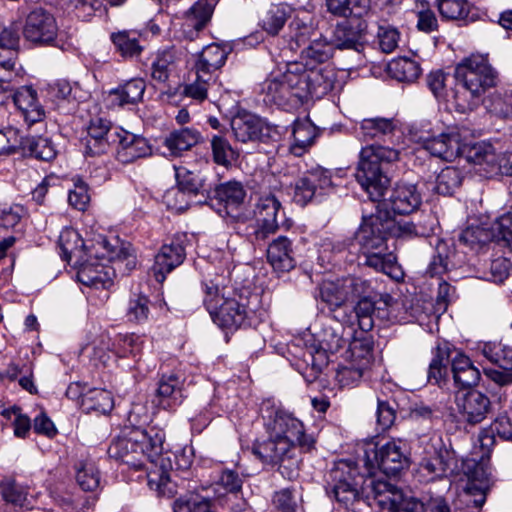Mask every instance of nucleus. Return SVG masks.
<instances>
[{
	"mask_svg": "<svg viewBox=\"0 0 512 512\" xmlns=\"http://www.w3.org/2000/svg\"><path fill=\"white\" fill-rule=\"evenodd\" d=\"M89 255L96 259L108 261L128 260V264L134 263V254L130 246H116L111 244L105 237L100 236L99 239L89 249Z\"/></svg>",
	"mask_w": 512,
	"mask_h": 512,
	"instance_id": "obj_34",
	"label": "nucleus"
},
{
	"mask_svg": "<svg viewBox=\"0 0 512 512\" xmlns=\"http://www.w3.org/2000/svg\"><path fill=\"white\" fill-rule=\"evenodd\" d=\"M272 503L279 512H305L302 496L295 489L284 488L275 492Z\"/></svg>",
	"mask_w": 512,
	"mask_h": 512,
	"instance_id": "obj_50",
	"label": "nucleus"
},
{
	"mask_svg": "<svg viewBox=\"0 0 512 512\" xmlns=\"http://www.w3.org/2000/svg\"><path fill=\"white\" fill-rule=\"evenodd\" d=\"M107 452L110 458L122 461L136 468L142 466V452L138 450L136 431L132 432L129 437L113 440Z\"/></svg>",
	"mask_w": 512,
	"mask_h": 512,
	"instance_id": "obj_27",
	"label": "nucleus"
},
{
	"mask_svg": "<svg viewBox=\"0 0 512 512\" xmlns=\"http://www.w3.org/2000/svg\"><path fill=\"white\" fill-rule=\"evenodd\" d=\"M76 480L84 491H94L100 483L99 471L92 462H85L77 470Z\"/></svg>",
	"mask_w": 512,
	"mask_h": 512,
	"instance_id": "obj_62",
	"label": "nucleus"
},
{
	"mask_svg": "<svg viewBox=\"0 0 512 512\" xmlns=\"http://www.w3.org/2000/svg\"><path fill=\"white\" fill-rule=\"evenodd\" d=\"M299 86L303 90V101L309 97L320 98L333 88V81L322 69L308 67L302 63V69L298 74Z\"/></svg>",
	"mask_w": 512,
	"mask_h": 512,
	"instance_id": "obj_19",
	"label": "nucleus"
},
{
	"mask_svg": "<svg viewBox=\"0 0 512 512\" xmlns=\"http://www.w3.org/2000/svg\"><path fill=\"white\" fill-rule=\"evenodd\" d=\"M365 256V264L381 271L389 276L396 277L394 274L398 271L396 257L393 253L388 252L387 246L383 250L373 249V251H362Z\"/></svg>",
	"mask_w": 512,
	"mask_h": 512,
	"instance_id": "obj_43",
	"label": "nucleus"
},
{
	"mask_svg": "<svg viewBox=\"0 0 512 512\" xmlns=\"http://www.w3.org/2000/svg\"><path fill=\"white\" fill-rule=\"evenodd\" d=\"M13 102L30 126L45 119L44 107L39 103L37 92L30 86H22L13 95Z\"/></svg>",
	"mask_w": 512,
	"mask_h": 512,
	"instance_id": "obj_24",
	"label": "nucleus"
},
{
	"mask_svg": "<svg viewBox=\"0 0 512 512\" xmlns=\"http://www.w3.org/2000/svg\"><path fill=\"white\" fill-rule=\"evenodd\" d=\"M368 294L369 293L358 296L360 299L353 308L359 328L362 331H369L372 329L374 325L373 317L376 313L380 314L382 309L377 306V303L373 301Z\"/></svg>",
	"mask_w": 512,
	"mask_h": 512,
	"instance_id": "obj_48",
	"label": "nucleus"
},
{
	"mask_svg": "<svg viewBox=\"0 0 512 512\" xmlns=\"http://www.w3.org/2000/svg\"><path fill=\"white\" fill-rule=\"evenodd\" d=\"M115 269L99 262L87 261L83 263L77 278L80 283L96 289H108L113 284Z\"/></svg>",
	"mask_w": 512,
	"mask_h": 512,
	"instance_id": "obj_25",
	"label": "nucleus"
},
{
	"mask_svg": "<svg viewBox=\"0 0 512 512\" xmlns=\"http://www.w3.org/2000/svg\"><path fill=\"white\" fill-rule=\"evenodd\" d=\"M392 120L387 118H367L363 119L359 127V135L363 140L380 138L394 131Z\"/></svg>",
	"mask_w": 512,
	"mask_h": 512,
	"instance_id": "obj_52",
	"label": "nucleus"
},
{
	"mask_svg": "<svg viewBox=\"0 0 512 512\" xmlns=\"http://www.w3.org/2000/svg\"><path fill=\"white\" fill-rule=\"evenodd\" d=\"M21 148L39 160L50 161L56 157L57 151L49 138L42 136L22 137Z\"/></svg>",
	"mask_w": 512,
	"mask_h": 512,
	"instance_id": "obj_44",
	"label": "nucleus"
},
{
	"mask_svg": "<svg viewBox=\"0 0 512 512\" xmlns=\"http://www.w3.org/2000/svg\"><path fill=\"white\" fill-rule=\"evenodd\" d=\"M145 87L144 80L136 78L111 90L108 96L110 107H122L126 104L137 103L142 99Z\"/></svg>",
	"mask_w": 512,
	"mask_h": 512,
	"instance_id": "obj_33",
	"label": "nucleus"
},
{
	"mask_svg": "<svg viewBox=\"0 0 512 512\" xmlns=\"http://www.w3.org/2000/svg\"><path fill=\"white\" fill-rule=\"evenodd\" d=\"M292 14V8L285 4H271L259 16V26L269 35L275 36L284 27Z\"/></svg>",
	"mask_w": 512,
	"mask_h": 512,
	"instance_id": "obj_31",
	"label": "nucleus"
},
{
	"mask_svg": "<svg viewBox=\"0 0 512 512\" xmlns=\"http://www.w3.org/2000/svg\"><path fill=\"white\" fill-rule=\"evenodd\" d=\"M301 69L302 62H290L282 74L267 79L262 84L264 101L281 107H296L302 104L304 92L299 86L298 79Z\"/></svg>",
	"mask_w": 512,
	"mask_h": 512,
	"instance_id": "obj_5",
	"label": "nucleus"
},
{
	"mask_svg": "<svg viewBox=\"0 0 512 512\" xmlns=\"http://www.w3.org/2000/svg\"><path fill=\"white\" fill-rule=\"evenodd\" d=\"M212 159L215 164L225 168L231 167L238 158V153L222 135H213L210 140Z\"/></svg>",
	"mask_w": 512,
	"mask_h": 512,
	"instance_id": "obj_46",
	"label": "nucleus"
},
{
	"mask_svg": "<svg viewBox=\"0 0 512 512\" xmlns=\"http://www.w3.org/2000/svg\"><path fill=\"white\" fill-rule=\"evenodd\" d=\"M136 437L138 450L142 452V460L146 458L152 464H156L164 449V431L157 427H149L145 430H136Z\"/></svg>",
	"mask_w": 512,
	"mask_h": 512,
	"instance_id": "obj_26",
	"label": "nucleus"
},
{
	"mask_svg": "<svg viewBox=\"0 0 512 512\" xmlns=\"http://www.w3.org/2000/svg\"><path fill=\"white\" fill-rule=\"evenodd\" d=\"M185 242L186 235L178 234L168 243L162 245L160 251L155 256V262L152 267L157 282L162 283L166 278V274L183 263L186 257Z\"/></svg>",
	"mask_w": 512,
	"mask_h": 512,
	"instance_id": "obj_10",
	"label": "nucleus"
},
{
	"mask_svg": "<svg viewBox=\"0 0 512 512\" xmlns=\"http://www.w3.org/2000/svg\"><path fill=\"white\" fill-rule=\"evenodd\" d=\"M114 406L111 393L105 389L93 388L86 391L81 400V409L85 413H109Z\"/></svg>",
	"mask_w": 512,
	"mask_h": 512,
	"instance_id": "obj_40",
	"label": "nucleus"
},
{
	"mask_svg": "<svg viewBox=\"0 0 512 512\" xmlns=\"http://www.w3.org/2000/svg\"><path fill=\"white\" fill-rule=\"evenodd\" d=\"M393 217L383 214L376 208V212L363 217V222L356 232L355 239L361 251L383 250L387 246V237L390 236Z\"/></svg>",
	"mask_w": 512,
	"mask_h": 512,
	"instance_id": "obj_8",
	"label": "nucleus"
},
{
	"mask_svg": "<svg viewBox=\"0 0 512 512\" xmlns=\"http://www.w3.org/2000/svg\"><path fill=\"white\" fill-rule=\"evenodd\" d=\"M362 492L364 500L369 503L373 499L383 510L395 511V506L401 501V490L386 478L365 476Z\"/></svg>",
	"mask_w": 512,
	"mask_h": 512,
	"instance_id": "obj_14",
	"label": "nucleus"
},
{
	"mask_svg": "<svg viewBox=\"0 0 512 512\" xmlns=\"http://www.w3.org/2000/svg\"><path fill=\"white\" fill-rule=\"evenodd\" d=\"M149 300L145 295H134L130 298L126 316L130 322L142 323L149 316Z\"/></svg>",
	"mask_w": 512,
	"mask_h": 512,
	"instance_id": "obj_63",
	"label": "nucleus"
},
{
	"mask_svg": "<svg viewBox=\"0 0 512 512\" xmlns=\"http://www.w3.org/2000/svg\"><path fill=\"white\" fill-rule=\"evenodd\" d=\"M363 32L364 28L359 19L344 20L336 25L330 41L333 48L351 49L359 52L363 48Z\"/></svg>",
	"mask_w": 512,
	"mask_h": 512,
	"instance_id": "obj_20",
	"label": "nucleus"
},
{
	"mask_svg": "<svg viewBox=\"0 0 512 512\" xmlns=\"http://www.w3.org/2000/svg\"><path fill=\"white\" fill-rule=\"evenodd\" d=\"M388 74L400 82H413L421 74L420 64L408 57L391 60L387 66Z\"/></svg>",
	"mask_w": 512,
	"mask_h": 512,
	"instance_id": "obj_41",
	"label": "nucleus"
},
{
	"mask_svg": "<svg viewBox=\"0 0 512 512\" xmlns=\"http://www.w3.org/2000/svg\"><path fill=\"white\" fill-rule=\"evenodd\" d=\"M0 494L5 502L15 507L21 509L30 508V502L27 499V491L11 477H5L0 482Z\"/></svg>",
	"mask_w": 512,
	"mask_h": 512,
	"instance_id": "obj_49",
	"label": "nucleus"
},
{
	"mask_svg": "<svg viewBox=\"0 0 512 512\" xmlns=\"http://www.w3.org/2000/svg\"><path fill=\"white\" fill-rule=\"evenodd\" d=\"M213 13V7L208 0H198L186 12V26L195 31L202 30L209 22Z\"/></svg>",
	"mask_w": 512,
	"mask_h": 512,
	"instance_id": "obj_55",
	"label": "nucleus"
},
{
	"mask_svg": "<svg viewBox=\"0 0 512 512\" xmlns=\"http://www.w3.org/2000/svg\"><path fill=\"white\" fill-rule=\"evenodd\" d=\"M455 79L475 99L496 85L497 72L489 64L487 56L473 54L456 66Z\"/></svg>",
	"mask_w": 512,
	"mask_h": 512,
	"instance_id": "obj_4",
	"label": "nucleus"
},
{
	"mask_svg": "<svg viewBox=\"0 0 512 512\" xmlns=\"http://www.w3.org/2000/svg\"><path fill=\"white\" fill-rule=\"evenodd\" d=\"M199 141V133L190 128L173 131L165 138L164 145L171 156L178 157Z\"/></svg>",
	"mask_w": 512,
	"mask_h": 512,
	"instance_id": "obj_38",
	"label": "nucleus"
},
{
	"mask_svg": "<svg viewBox=\"0 0 512 512\" xmlns=\"http://www.w3.org/2000/svg\"><path fill=\"white\" fill-rule=\"evenodd\" d=\"M281 202L271 193L260 195L254 205L253 215L257 227L253 232L256 241H264L279 228Z\"/></svg>",
	"mask_w": 512,
	"mask_h": 512,
	"instance_id": "obj_9",
	"label": "nucleus"
},
{
	"mask_svg": "<svg viewBox=\"0 0 512 512\" xmlns=\"http://www.w3.org/2000/svg\"><path fill=\"white\" fill-rule=\"evenodd\" d=\"M440 15L449 20H463L473 22L476 13L467 0H437Z\"/></svg>",
	"mask_w": 512,
	"mask_h": 512,
	"instance_id": "obj_39",
	"label": "nucleus"
},
{
	"mask_svg": "<svg viewBox=\"0 0 512 512\" xmlns=\"http://www.w3.org/2000/svg\"><path fill=\"white\" fill-rule=\"evenodd\" d=\"M332 184L330 173L323 168L307 171L295 183L293 200L304 206L315 196L317 190H325Z\"/></svg>",
	"mask_w": 512,
	"mask_h": 512,
	"instance_id": "obj_18",
	"label": "nucleus"
},
{
	"mask_svg": "<svg viewBox=\"0 0 512 512\" xmlns=\"http://www.w3.org/2000/svg\"><path fill=\"white\" fill-rule=\"evenodd\" d=\"M345 332L344 325L338 321L323 324L320 331L316 333L320 349L332 354L339 352L348 343Z\"/></svg>",
	"mask_w": 512,
	"mask_h": 512,
	"instance_id": "obj_29",
	"label": "nucleus"
},
{
	"mask_svg": "<svg viewBox=\"0 0 512 512\" xmlns=\"http://www.w3.org/2000/svg\"><path fill=\"white\" fill-rule=\"evenodd\" d=\"M292 136L290 151L295 156H301L313 144L317 136L316 127L308 119L297 120L293 125Z\"/></svg>",
	"mask_w": 512,
	"mask_h": 512,
	"instance_id": "obj_37",
	"label": "nucleus"
},
{
	"mask_svg": "<svg viewBox=\"0 0 512 512\" xmlns=\"http://www.w3.org/2000/svg\"><path fill=\"white\" fill-rule=\"evenodd\" d=\"M448 247L444 242H438L436 254L432 257L427 267L426 273L431 277L441 276L449 268Z\"/></svg>",
	"mask_w": 512,
	"mask_h": 512,
	"instance_id": "obj_64",
	"label": "nucleus"
},
{
	"mask_svg": "<svg viewBox=\"0 0 512 512\" xmlns=\"http://www.w3.org/2000/svg\"><path fill=\"white\" fill-rule=\"evenodd\" d=\"M63 259L70 261L72 257H80L82 248L85 246L78 232L72 228H65L61 231L58 239Z\"/></svg>",
	"mask_w": 512,
	"mask_h": 512,
	"instance_id": "obj_53",
	"label": "nucleus"
},
{
	"mask_svg": "<svg viewBox=\"0 0 512 512\" xmlns=\"http://www.w3.org/2000/svg\"><path fill=\"white\" fill-rule=\"evenodd\" d=\"M175 177L177 181V190L169 191L166 199L171 205L170 197L174 195L177 199L187 195H202L209 197L212 185L208 183L207 177L201 172L190 171L185 167H175Z\"/></svg>",
	"mask_w": 512,
	"mask_h": 512,
	"instance_id": "obj_16",
	"label": "nucleus"
},
{
	"mask_svg": "<svg viewBox=\"0 0 512 512\" xmlns=\"http://www.w3.org/2000/svg\"><path fill=\"white\" fill-rule=\"evenodd\" d=\"M242 485L243 479L239 475L238 471L225 469L217 481L214 491L218 498H221L226 494L236 498L242 489Z\"/></svg>",
	"mask_w": 512,
	"mask_h": 512,
	"instance_id": "obj_57",
	"label": "nucleus"
},
{
	"mask_svg": "<svg viewBox=\"0 0 512 512\" xmlns=\"http://www.w3.org/2000/svg\"><path fill=\"white\" fill-rule=\"evenodd\" d=\"M181 52L174 47L159 51L151 64V78L158 83L168 81L180 62Z\"/></svg>",
	"mask_w": 512,
	"mask_h": 512,
	"instance_id": "obj_32",
	"label": "nucleus"
},
{
	"mask_svg": "<svg viewBox=\"0 0 512 512\" xmlns=\"http://www.w3.org/2000/svg\"><path fill=\"white\" fill-rule=\"evenodd\" d=\"M365 476L357 466L347 460L335 463L330 471V493L336 501L353 512H368L370 503L364 500L362 492Z\"/></svg>",
	"mask_w": 512,
	"mask_h": 512,
	"instance_id": "obj_3",
	"label": "nucleus"
},
{
	"mask_svg": "<svg viewBox=\"0 0 512 512\" xmlns=\"http://www.w3.org/2000/svg\"><path fill=\"white\" fill-rule=\"evenodd\" d=\"M451 351L447 345L436 347L435 354L429 364L428 381L443 387L448 381V365L451 363Z\"/></svg>",
	"mask_w": 512,
	"mask_h": 512,
	"instance_id": "obj_36",
	"label": "nucleus"
},
{
	"mask_svg": "<svg viewBox=\"0 0 512 512\" xmlns=\"http://www.w3.org/2000/svg\"><path fill=\"white\" fill-rule=\"evenodd\" d=\"M214 197L226 207L236 208L244 202L246 191L240 182L228 181L215 187Z\"/></svg>",
	"mask_w": 512,
	"mask_h": 512,
	"instance_id": "obj_47",
	"label": "nucleus"
},
{
	"mask_svg": "<svg viewBox=\"0 0 512 512\" xmlns=\"http://www.w3.org/2000/svg\"><path fill=\"white\" fill-rule=\"evenodd\" d=\"M195 80L184 87L183 94L194 100L202 102L207 98V92L214 83V77L210 73L195 70Z\"/></svg>",
	"mask_w": 512,
	"mask_h": 512,
	"instance_id": "obj_58",
	"label": "nucleus"
},
{
	"mask_svg": "<svg viewBox=\"0 0 512 512\" xmlns=\"http://www.w3.org/2000/svg\"><path fill=\"white\" fill-rule=\"evenodd\" d=\"M333 49L331 41L320 38L313 40L301 54L307 61H310V64L323 63L332 56ZM307 64L309 65V63Z\"/></svg>",
	"mask_w": 512,
	"mask_h": 512,
	"instance_id": "obj_59",
	"label": "nucleus"
},
{
	"mask_svg": "<svg viewBox=\"0 0 512 512\" xmlns=\"http://www.w3.org/2000/svg\"><path fill=\"white\" fill-rule=\"evenodd\" d=\"M267 259L277 272H288L296 265L292 242L285 236L276 238L267 249Z\"/></svg>",
	"mask_w": 512,
	"mask_h": 512,
	"instance_id": "obj_28",
	"label": "nucleus"
},
{
	"mask_svg": "<svg viewBox=\"0 0 512 512\" xmlns=\"http://www.w3.org/2000/svg\"><path fill=\"white\" fill-rule=\"evenodd\" d=\"M111 140L112 145L116 146V158L121 163H132L151 154V147L144 137L124 129L114 128Z\"/></svg>",
	"mask_w": 512,
	"mask_h": 512,
	"instance_id": "obj_11",
	"label": "nucleus"
},
{
	"mask_svg": "<svg viewBox=\"0 0 512 512\" xmlns=\"http://www.w3.org/2000/svg\"><path fill=\"white\" fill-rule=\"evenodd\" d=\"M345 358L349 363L368 369L372 359V343L367 338H354L348 343Z\"/></svg>",
	"mask_w": 512,
	"mask_h": 512,
	"instance_id": "obj_45",
	"label": "nucleus"
},
{
	"mask_svg": "<svg viewBox=\"0 0 512 512\" xmlns=\"http://www.w3.org/2000/svg\"><path fill=\"white\" fill-rule=\"evenodd\" d=\"M111 41L123 58H137L144 50L141 35L136 31L123 30L111 34Z\"/></svg>",
	"mask_w": 512,
	"mask_h": 512,
	"instance_id": "obj_35",
	"label": "nucleus"
},
{
	"mask_svg": "<svg viewBox=\"0 0 512 512\" xmlns=\"http://www.w3.org/2000/svg\"><path fill=\"white\" fill-rule=\"evenodd\" d=\"M371 283L360 277L347 276L324 280L319 285V298L331 311L341 308L349 299L370 293Z\"/></svg>",
	"mask_w": 512,
	"mask_h": 512,
	"instance_id": "obj_7",
	"label": "nucleus"
},
{
	"mask_svg": "<svg viewBox=\"0 0 512 512\" xmlns=\"http://www.w3.org/2000/svg\"><path fill=\"white\" fill-rule=\"evenodd\" d=\"M494 239V233L482 226H469L459 235V241L471 250L478 251Z\"/></svg>",
	"mask_w": 512,
	"mask_h": 512,
	"instance_id": "obj_51",
	"label": "nucleus"
},
{
	"mask_svg": "<svg viewBox=\"0 0 512 512\" xmlns=\"http://www.w3.org/2000/svg\"><path fill=\"white\" fill-rule=\"evenodd\" d=\"M462 173L456 167H446L436 177L434 190L441 195H452L461 185Z\"/></svg>",
	"mask_w": 512,
	"mask_h": 512,
	"instance_id": "obj_54",
	"label": "nucleus"
},
{
	"mask_svg": "<svg viewBox=\"0 0 512 512\" xmlns=\"http://www.w3.org/2000/svg\"><path fill=\"white\" fill-rule=\"evenodd\" d=\"M265 427L269 437L254 444L253 454L263 463L278 466L284 478L295 479L300 463L297 451H311L315 445L314 438L305 433L299 419L280 409L268 416Z\"/></svg>",
	"mask_w": 512,
	"mask_h": 512,
	"instance_id": "obj_2",
	"label": "nucleus"
},
{
	"mask_svg": "<svg viewBox=\"0 0 512 512\" xmlns=\"http://www.w3.org/2000/svg\"><path fill=\"white\" fill-rule=\"evenodd\" d=\"M482 352L486 359L501 369L512 370V347L502 343H488Z\"/></svg>",
	"mask_w": 512,
	"mask_h": 512,
	"instance_id": "obj_56",
	"label": "nucleus"
},
{
	"mask_svg": "<svg viewBox=\"0 0 512 512\" xmlns=\"http://www.w3.org/2000/svg\"><path fill=\"white\" fill-rule=\"evenodd\" d=\"M466 157L470 163L475 165L494 166L496 163L493 147L485 143H477L469 147Z\"/></svg>",
	"mask_w": 512,
	"mask_h": 512,
	"instance_id": "obj_61",
	"label": "nucleus"
},
{
	"mask_svg": "<svg viewBox=\"0 0 512 512\" xmlns=\"http://www.w3.org/2000/svg\"><path fill=\"white\" fill-rule=\"evenodd\" d=\"M409 464L407 447L402 439L378 442L365 450L368 470L379 469L385 475H396Z\"/></svg>",
	"mask_w": 512,
	"mask_h": 512,
	"instance_id": "obj_6",
	"label": "nucleus"
},
{
	"mask_svg": "<svg viewBox=\"0 0 512 512\" xmlns=\"http://www.w3.org/2000/svg\"><path fill=\"white\" fill-rule=\"evenodd\" d=\"M229 295L225 291V287H220L219 283L210 280L204 283V299L203 303L212 316L223 300H226Z\"/></svg>",
	"mask_w": 512,
	"mask_h": 512,
	"instance_id": "obj_60",
	"label": "nucleus"
},
{
	"mask_svg": "<svg viewBox=\"0 0 512 512\" xmlns=\"http://www.w3.org/2000/svg\"><path fill=\"white\" fill-rule=\"evenodd\" d=\"M451 371L454 384L460 389L476 386L481 377L480 371L472 364L471 360L463 354H457L452 359Z\"/></svg>",
	"mask_w": 512,
	"mask_h": 512,
	"instance_id": "obj_30",
	"label": "nucleus"
},
{
	"mask_svg": "<svg viewBox=\"0 0 512 512\" xmlns=\"http://www.w3.org/2000/svg\"><path fill=\"white\" fill-rule=\"evenodd\" d=\"M398 160L399 151L395 148L376 144L367 145L360 152L356 172L358 183L373 202H378L376 208L391 217L395 214H410L422 203V196L417 186L405 182L397 183L389 197L383 198L384 192L390 185L387 168Z\"/></svg>",
	"mask_w": 512,
	"mask_h": 512,
	"instance_id": "obj_1",
	"label": "nucleus"
},
{
	"mask_svg": "<svg viewBox=\"0 0 512 512\" xmlns=\"http://www.w3.org/2000/svg\"><path fill=\"white\" fill-rule=\"evenodd\" d=\"M465 137L456 128H449L446 132L426 139L422 147L434 157L452 161L462 153Z\"/></svg>",
	"mask_w": 512,
	"mask_h": 512,
	"instance_id": "obj_15",
	"label": "nucleus"
},
{
	"mask_svg": "<svg viewBox=\"0 0 512 512\" xmlns=\"http://www.w3.org/2000/svg\"><path fill=\"white\" fill-rule=\"evenodd\" d=\"M241 297L233 292L223 300L215 313L211 316L213 322L222 328H238L247 318L248 312L246 305L240 302Z\"/></svg>",
	"mask_w": 512,
	"mask_h": 512,
	"instance_id": "obj_22",
	"label": "nucleus"
},
{
	"mask_svg": "<svg viewBox=\"0 0 512 512\" xmlns=\"http://www.w3.org/2000/svg\"><path fill=\"white\" fill-rule=\"evenodd\" d=\"M114 128L110 122L103 118H95L90 121L85 139V155L97 156L104 154L112 145L111 133Z\"/></svg>",
	"mask_w": 512,
	"mask_h": 512,
	"instance_id": "obj_21",
	"label": "nucleus"
},
{
	"mask_svg": "<svg viewBox=\"0 0 512 512\" xmlns=\"http://www.w3.org/2000/svg\"><path fill=\"white\" fill-rule=\"evenodd\" d=\"M455 404L461 420L469 425L482 422L491 409L490 399L477 390L457 393Z\"/></svg>",
	"mask_w": 512,
	"mask_h": 512,
	"instance_id": "obj_13",
	"label": "nucleus"
},
{
	"mask_svg": "<svg viewBox=\"0 0 512 512\" xmlns=\"http://www.w3.org/2000/svg\"><path fill=\"white\" fill-rule=\"evenodd\" d=\"M226 58L227 52L223 47L215 43L210 44L202 50L195 65V70L213 75L216 70L224 65Z\"/></svg>",
	"mask_w": 512,
	"mask_h": 512,
	"instance_id": "obj_42",
	"label": "nucleus"
},
{
	"mask_svg": "<svg viewBox=\"0 0 512 512\" xmlns=\"http://www.w3.org/2000/svg\"><path fill=\"white\" fill-rule=\"evenodd\" d=\"M184 381L174 373L164 374L158 382L156 392L157 403L166 410H174L184 400Z\"/></svg>",
	"mask_w": 512,
	"mask_h": 512,
	"instance_id": "obj_23",
	"label": "nucleus"
},
{
	"mask_svg": "<svg viewBox=\"0 0 512 512\" xmlns=\"http://www.w3.org/2000/svg\"><path fill=\"white\" fill-rule=\"evenodd\" d=\"M57 32L56 20L48 11L38 8L28 14L23 29L26 40L32 43L48 44L56 39Z\"/></svg>",
	"mask_w": 512,
	"mask_h": 512,
	"instance_id": "obj_12",
	"label": "nucleus"
},
{
	"mask_svg": "<svg viewBox=\"0 0 512 512\" xmlns=\"http://www.w3.org/2000/svg\"><path fill=\"white\" fill-rule=\"evenodd\" d=\"M231 129L235 139L242 143L265 141L270 136V128L259 117L250 113H238L231 119Z\"/></svg>",
	"mask_w": 512,
	"mask_h": 512,
	"instance_id": "obj_17",
	"label": "nucleus"
}]
</instances>
